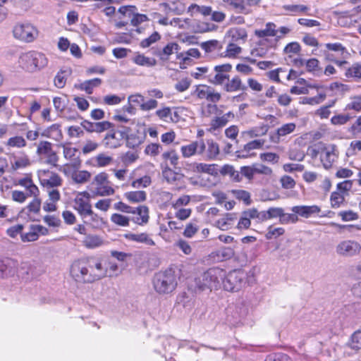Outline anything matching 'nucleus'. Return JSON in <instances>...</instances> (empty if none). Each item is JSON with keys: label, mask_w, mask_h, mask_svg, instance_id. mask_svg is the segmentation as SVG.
I'll list each match as a JSON object with an SVG mask.
<instances>
[{"label": "nucleus", "mask_w": 361, "mask_h": 361, "mask_svg": "<svg viewBox=\"0 0 361 361\" xmlns=\"http://www.w3.org/2000/svg\"><path fill=\"white\" fill-rule=\"evenodd\" d=\"M268 131L267 126H263L261 127H255L245 132V134L247 135L250 137H256L261 135H264Z\"/></svg>", "instance_id": "obj_58"}, {"label": "nucleus", "mask_w": 361, "mask_h": 361, "mask_svg": "<svg viewBox=\"0 0 361 361\" xmlns=\"http://www.w3.org/2000/svg\"><path fill=\"white\" fill-rule=\"evenodd\" d=\"M102 84V80L96 78L85 80L78 85H75V87L86 92L87 94H92L94 87H99Z\"/></svg>", "instance_id": "obj_28"}, {"label": "nucleus", "mask_w": 361, "mask_h": 361, "mask_svg": "<svg viewBox=\"0 0 361 361\" xmlns=\"http://www.w3.org/2000/svg\"><path fill=\"white\" fill-rule=\"evenodd\" d=\"M222 175H228L230 178L235 181L240 182L242 180L240 172L235 170L234 167L231 165L226 164L219 170V171Z\"/></svg>", "instance_id": "obj_40"}, {"label": "nucleus", "mask_w": 361, "mask_h": 361, "mask_svg": "<svg viewBox=\"0 0 361 361\" xmlns=\"http://www.w3.org/2000/svg\"><path fill=\"white\" fill-rule=\"evenodd\" d=\"M206 148L205 142L203 140L191 142L188 145H183L180 147V152L183 157L189 158L193 155L204 154Z\"/></svg>", "instance_id": "obj_17"}, {"label": "nucleus", "mask_w": 361, "mask_h": 361, "mask_svg": "<svg viewBox=\"0 0 361 361\" xmlns=\"http://www.w3.org/2000/svg\"><path fill=\"white\" fill-rule=\"evenodd\" d=\"M18 66L23 70L34 73L44 68L48 63L46 56L38 51H30L23 53L18 60Z\"/></svg>", "instance_id": "obj_2"}, {"label": "nucleus", "mask_w": 361, "mask_h": 361, "mask_svg": "<svg viewBox=\"0 0 361 361\" xmlns=\"http://www.w3.org/2000/svg\"><path fill=\"white\" fill-rule=\"evenodd\" d=\"M38 235L34 225H30L27 232L21 233L20 239L23 243L34 242L38 240Z\"/></svg>", "instance_id": "obj_47"}, {"label": "nucleus", "mask_w": 361, "mask_h": 361, "mask_svg": "<svg viewBox=\"0 0 361 361\" xmlns=\"http://www.w3.org/2000/svg\"><path fill=\"white\" fill-rule=\"evenodd\" d=\"M103 240L98 235H87L83 240L84 245L87 248H96L101 246Z\"/></svg>", "instance_id": "obj_43"}, {"label": "nucleus", "mask_w": 361, "mask_h": 361, "mask_svg": "<svg viewBox=\"0 0 361 361\" xmlns=\"http://www.w3.org/2000/svg\"><path fill=\"white\" fill-rule=\"evenodd\" d=\"M95 185L94 190H92L94 195L97 196H109L114 195L115 190L110 185L108 180V174L102 172L96 175L92 183Z\"/></svg>", "instance_id": "obj_7"}, {"label": "nucleus", "mask_w": 361, "mask_h": 361, "mask_svg": "<svg viewBox=\"0 0 361 361\" xmlns=\"http://www.w3.org/2000/svg\"><path fill=\"white\" fill-rule=\"evenodd\" d=\"M276 26L274 23H267L264 29L255 30V35L258 37H276L278 33Z\"/></svg>", "instance_id": "obj_34"}, {"label": "nucleus", "mask_w": 361, "mask_h": 361, "mask_svg": "<svg viewBox=\"0 0 361 361\" xmlns=\"http://www.w3.org/2000/svg\"><path fill=\"white\" fill-rule=\"evenodd\" d=\"M13 262L11 259H0V277H5L11 274V265Z\"/></svg>", "instance_id": "obj_49"}, {"label": "nucleus", "mask_w": 361, "mask_h": 361, "mask_svg": "<svg viewBox=\"0 0 361 361\" xmlns=\"http://www.w3.org/2000/svg\"><path fill=\"white\" fill-rule=\"evenodd\" d=\"M163 159L169 161L170 164L176 167L178 163V155L174 150L166 152L162 154Z\"/></svg>", "instance_id": "obj_64"}, {"label": "nucleus", "mask_w": 361, "mask_h": 361, "mask_svg": "<svg viewBox=\"0 0 361 361\" xmlns=\"http://www.w3.org/2000/svg\"><path fill=\"white\" fill-rule=\"evenodd\" d=\"M179 45L176 42L167 44L162 49H159L154 54L160 57L161 59H168L169 56L174 52H178Z\"/></svg>", "instance_id": "obj_29"}, {"label": "nucleus", "mask_w": 361, "mask_h": 361, "mask_svg": "<svg viewBox=\"0 0 361 361\" xmlns=\"http://www.w3.org/2000/svg\"><path fill=\"white\" fill-rule=\"evenodd\" d=\"M152 183L150 176H144L140 178L134 180L131 183V186L134 188H144L149 186Z\"/></svg>", "instance_id": "obj_53"}, {"label": "nucleus", "mask_w": 361, "mask_h": 361, "mask_svg": "<svg viewBox=\"0 0 361 361\" xmlns=\"http://www.w3.org/2000/svg\"><path fill=\"white\" fill-rule=\"evenodd\" d=\"M78 149L75 147L63 146V154L66 159L73 161L74 166L80 165V161L77 156Z\"/></svg>", "instance_id": "obj_38"}, {"label": "nucleus", "mask_w": 361, "mask_h": 361, "mask_svg": "<svg viewBox=\"0 0 361 361\" xmlns=\"http://www.w3.org/2000/svg\"><path fill=\"white\" fill-rule=\"evenodd\" d=\"M361 249L360 245L353 240H343L341 242L336 248L338 255L351 257L360 252Z\"/></svg>", "instance_id": "obj_16"}, {"label": "nucleus", "mask_w": 361, "mask_h": 361, "mask_svg": "<svg viewBox=\"0 0 361 361\" xmlns=\"http://www.w3.org/2000/svg\"><path fill=\"white\" fill-rule=\"evenodd\" d=\"M111 221L116 226L128 227L130 226L131 219L121 214L114 213L110 217Z\"/></svg>", "instance_id": "obj_42"}, {"label": "nucleus", "mask_w": 361, "mask_h": 361, "mask_svg": "<svg viewBox=\"0 0 361 361\" xmlns=\"http://www.w3.org/2000/svg\"><path fill=\"white\" fill-rule=\"evenodd\" d=\"M241 51V47L233 43H230L228 44L225 51V54L224 56L228 58H234L237 55L240 54Z\"/></svg>", "instance_id": "obj_57"}, {"label": "nucleus", "mask_w": 361, "mask_h": 361, "mask_svg": "<svg viewBox=\"0 0 361 361\" xmlns=\"http://www.w3.org/2000/svg\"><path fill=\"white\" fill-rule=\"evenodd\" d=\"M133 61L141 66L152 67L157 64V61L154 58L147 57L143 54H138L133 58Z\"/></svg>", "instance_id": "obj_37"}, {"label": "nucleus", "mask_w": 361, "mask_h": 361, "mask_svg": "<svg viewBox=\"0 0 361 361\" xmlns=\"http://www.w3.org/2000/svg\"><path fill=\"white\" fill-rule=\"evenodd\" d=\"M326 98V94L324 93H320L318 95L313 97H301L300 99V103L302 104H318L322 102Z\"/></svg>", "instance_id": "obj_50"}, {"label": "nucleus", "mask_w": 361, "mask_h": 361, "mask_svg": "<svg viewBox=\"0 0 361 361\" xmlns=\"http://www.w3.org/2000/svg\"><path fill=\"white\" fill-rule=\"evenodd\" d=\"M298 221L296 214H288L283 211V214L281 216L280 223L281 224H295Z\"/></svg>", "instance_id": "obj_63"}, {"label": "nucleus", "mask_w": 361, "mask_h": 361, "mask_svg": "<svg viewBox=\"0 0 361 361\" xmlns=\"http://www.w3.org/2000/svg\"><path fill=\"white\" fill-rule=\"evenodd\" d=\"M291 210L293 213L296 214V215H299L304 218H309L312 214H318L320 212V208L317 205H301V206H294L291 208Z\"/></svg>", "instance_id": "obj_24"}, {"label": "nucleus", "mask_w": 361, "mask_h": 361, "mask_svg": "<svg viewBox=\"0 0 361 361\" xmlns=\"http://www.w3.org/2000/svg\"><path fill=\"white\" fill-rule=\"evenodd\" d=\"M233 196L238 200L243 201L246 205L251 204L250 194L244 190H233Z\"/></svg>", "instance_id": "obj_51"}, {"label": "nucleus", "mask_w": 361, "mask_h": 361, "mask_svg": "<svg viewBox=\"0 0 361 361\" xmlns=\"http://www.w3.org/2000/svg\"><path fill=\"white\" fill-rule=\"evenodd\" d=\"M189 11L195 10L196 12L200 13L204 16H211L212 12V8L211 6H199L197 4H192L188 8Z\"/></svg>", "instance_id": "obj_59"}, {"label": "nucleus", "mask_w": 361, "mask_h": 361, "mask_svg": "<svg viewBox=\"0 0 361 361\" xmlns=\"http://www.w3.org/2000/svg\"><path fill=\"white\" fill-rule=\"evenodd\" d=\"M161 39V35L157 31L154 32L149 37L142 39L140 42V47L142 48H147L151 46L152 44L157 42Z\"/></svg>", "instance_id": "obj_55"}, {"label": "nucleus", "mask_w": 361, "mask_h": 361, "mask_svg": "<svg viewBox=\"0 0 361 361\" xmlns=\"http://www.w3.org/2000/svg\"><path fill=\"white\" fill-rule=\"evenodd\" d=\"M36 154L39 157L46 158L45 163L53 166H57L59 157L53 150L52 144L49 141L42 140L37 144Z\"/></svg>", "instance_id": "obj_8"}, {"label": "nucleus", "mask_w": 361, "mask_h": 361, "mask_svg": "<svg viewBox=\"0 0 361 361\" xmlns=\"http://www.w3.org/2000/svg\"><path fill=\"white\" fill-rule=\"evenodd\" d=\"M348 345L356 351L361 349V331H356L351 335Z\"/></svg>", "instance_id": "obj_45"}, {"label": "nucleus", "mask_w": 361, "mask_h": 361, "mask_svg": "<svg viewBox=\"0 0 361 361\" xmlns=\"http://www.w3.org/2000/svg\"><path fill=\"white\" fill-rule=\"evenodd\" d=\"M200 47L207 54L217 52L223 49L222 43L216 39H211L202 42Z\"/></svg>", "instance_id": "obj_33"}, {"label": "nucleus", "mask_w": 361, "mask_h": 361, "mask_svg": "<svg viewBox=\"0 0 361 361\" xmlns=\"http://www.w3.org/2000/svg\"><path fill=\"white\" fill-rule=\"evenodd\" d=\"M232 37L233 41H238L239 39L245 40L247 38V32L242 28H234L228 31Z\"/></svg>", "instance_id": "obj_60"}, {"label": "nucleus", "mask_w": 361, "mask_h": 361, "mask_svg": "<svg viewBox=\"0 0 361 361\" xmlns=\"http://www.w3.org/2000/svg\"><path fill=\"white\" fill-rule=\"evenodd\" d=\"M344 201V196L340 192H334L331 195V204L332 207L337 208L339 207L340 205Z\"/></svg>", "instance_id": "obj_62"}, {"label": "nucleus", "mask_w": 361, "mask_h": 361, "mask_svg": "<svg viewBox=\"0 0 361 361\" xmlns=\"http://www.w3.org/2000/svg\"><path fill=\"white\" fill-rule=\"evenodd\" d=\"M8 161L11 171L25 169L31 164L29 156L23 152L10 154L8 155Z\"/></svg>", "instance_id": "obj_14"}, {"label": "nucleus", "mask_w": 361, "mask_h": 361, "mask_svg": "<svg viewBox=\"0 0 361 361\" xmlns=\"http://www.w3.org/2000/svg\"><path fill=\"white\" fill-rule=\"evenodd\" d=\"M6 145L9 147L23 148L26 147L27 142L23 137L16 135L10 137L7 140Z\"/></svg>", "instance_id": "obj_46"}, {"label": "nucleus", "mask_w": 361, "mask_h": 361, "mask_svg": "<svg viewBox=\"0 0 361 361\" xmlns=\"http://www.w3.org/2000/svg\"><path fill=\"white\" fill-rule=\"evenodd\" d=\"M90 198V193L83 191L78 192L73 200L74 209L82 218H85L87 216H97V214L92 209Z\"/></svg>", "instance_id": "obj_6"}, {"label": "nucleus", "mask_w": 361, "mask_h": 361, "mask_svg": "<svg viewBox=\"0 0 361 361\" xmlns=\"http://www.w3.org/2000/svg\"><path fill=\"white\" fill-rule=\"evenodd\" d=\"M124 238L130 241L143 243L148 246L155 245L154 241L150 237V235L147 233H128L124 235Z\"/></svg>", "instance_id": "obj_22"}, {"label": "nucleus", "mask_w": 361, "mask_h": 361, "mask_svg": "<svg viewBox=\"0 0 361 361\" xmlns=\"http://www.w3.org/2000/svg\"><path fill=\"white\" fill-rule=\"evenodd\" d=\"M124 196L131 203L142 202L147 199V194L143 190L127 192L124 194Z\"/></svg>", "instance_id": "obj_35"}, {"label": "nucleus", "mask_w": 361, "mask_h": 361, "mask_svg": "<svg viewBox=\"0 0 361 361\" xmlns=\"http://www.w3.org/2000/svg\"><path fill=\"white\" fill-rule=\"evenodd\" d=\"M192 94L199 99H206L213 103L218 102L221 98L219 92H216L214 88L206 85H197Z\"/></svg>", "instance_id": "obj_11"}, {"label": "nucleus", "mask_w": 361, "mask_h": 361, "mask_svg": "<svg viewBox=\"0 0 361 361\" xmlns=\"http://www.w3.org/2000/svg\"><path fill=\"white\" fill-rule=\"evenodd\" d=\"M71 73L70 68L61 69L59 71L54 78V85L58 88H62L65 86L68 75Z\"/></svg>", "instance_id": "obj_39"}, {"label": "nucleus", "mask_w": 361, "mask_h": 361, "mask_svg": "<svg viewBox=\"0 0 361 361\" xmlns=\"http://www.w3.org/2000/svg\"><path fill=\"white\" fill-rule=\"evenodd\" d=\"M97 262L101 264L102 267L105 271V274L102 279L105 277H113L118 275V264L110 259H101L96 258Z\"/></svg>", "instance_id": "obj_21"}, {"label": "nucleus", "mask_w": 361, "mask_h": 361, "mask_svg": "<svg viewBox=\"0 0 361 361\" xmlns=\"http://www.w3.org/2000/svg\"><path fill=\"white\" fill-rule=\"evenodd\" d=\"M38 176L41 185L47 190L59 187L63 183L61 177L58 173L49 170H39Z\"/></svg>", "instance_id": "obj_10"}, {"label": "nucleus", "mask_w": 361, "mask_h": 361, "mask_svg": "<svg viewBox=\"0 0 361 361\" xmlns=\"http://www.w3.org/2000/svg\"><path fill=\"white\" fill-rule=\"evenodd\" d=\"M92 174L86 170L75 171L71 175L73 181L78 184H84L90 181Z\"/></svg>", "instance_id": "obj_36"}, {"label": "nucleus", "mask_w": 361, "mask_h": 361, "mask_svg": "<svg viewBox=\"0 0 361 361\" xmlns=\"http://www.w3.org/2000/svg\"><path fill=\"white\" fill-rule=\"evenodd\" d=\"M284 233L285 230L283 228H273L272 226H269L267 233L265 234V238L267 240L275 239L283 235Z\"/></svg>", "instance_id": "obj_56"}, {"label": "nucleus", "mask_w": 361, "mask_h": 361, "mask_svg": "<svg viewBox=\"0 0 361 361\" xmlns=\"http://www.w3.org/2000/svg\"><path fill=\"white\" fill-rule=\"evenodd\" d=\"M125 99V95L123 94L121 95L116 94H107L104 97L103 102L106 105H117Z\"/></svg>", "instance_id": "obj_52"}, {"label": "nucleus", "mask_w": 361, "mask_h": 361, "mask_svg": "<svg viewBox=\"0 0 361 361\" xmlns=\"http://www.w3.org/2000/svg\"><path fill=\"white\" fill-rule=\"evenodd\" d=\"M37 33V29L28 23L18 24L13 28L14 37L25 42L34 41Z\"/></svg>", "instance_id": "obj_9"}, {"label": "nucleus", "mask_w": 361, "mask_h": 361, "mask_svg": "<svg viewBox=\"0 0 361 361\" xmlns=\"http://www.w3.org/2000/svg\"><path fill=\"white\" fill-rule=\"evenodd\" d=\"M60 125L54 123L51 126L45 128L42 133V137L53 139L54 140H59L62 137V133L60 128Z\"/></svg>", "instance_id": "obj_27"}, {"label": "nucleus", "mask_w": 361, "mask_h": 361, "mask_svg": "<svg viewBox=\"0 0 361 361\" xmlns=\"http://www.w3.org/2000/svg\"><path fill=\"white\" fill-rule=\"evenodd\" d=\"M327 49L334 51L335 55L338 59H346L350 54L345 47L341 43H327L325 44Z\"/></svg>", "instance_id": "obj_30"}, {"label": "nucleus", "mask_w": 361, "mask_h": 361, "mask_svg": "<svg viewBox=\"0 0 361 361\" xmlns=\"http://www.w3.org/2000/svg\"><path fill=\"white\" fill-rule=\"evenodd\" d=\"M260 0H241L240 13L243 14H249L252 12V8L256 6Z\"/></svg>", "instance_id": "obj_48"}, {"label": "nucleus", "mask_w": 361, "mask_h": 361, "mask_svg": "<svg viewBox=\"0 0 361 361\" xmlns=\"http://www.w3.org/2000/svg\"><path fill=\"white\" fill-rule=\"evenodd\" d=\"M194 170L198 173H206L212 176L217 175L219 171L217 164L204 163L195 164Z\"/></svg>", "instance_id": "obj_31"}, {"label": "nucleus", "mask_w": 361, "mask_h": 361, "mask_svg": "<svg viewBox=\"0 0 361 361\" xmlns=\"http://www.w3.org/2000/svg\"><path fill=\"white\" fill-rule=\"evenodd\" d=\"M237 219L235 214L228 213L216 221V226L222 231L231 228Z\"/></svg>", "instance_id": "obj_25"}, {"label": "nucleus", "mask_w": 361, "mask_h": 361, "mask_svg": "<svg viewBox=\"0 0 361 361\" xmlns=\"http://www.w3.org/2000/svg\"><path fill=\"white\" fill-rule=\"evenodd\" d=\"M105 271L95 257L74 262L71 267V275L80 283H93L102 279Z\"/></svg>", "instance_id": "obj_1"}, {"label": "nucleus", "mask_w": 361, "mask_h": 361, "mask_svg": "<svg viewBox=\"0 0 361 361\" xmlns=\"http://www.w3.org/2000/svg\"><path fill=\"white\" fill-rule=\"evenodd\" d=\"M251 213L252 212L250 209H247L242 213V215L238 223V228H248L250 226V219H253V216H250Z\"/></svg>", "instance_id": "obj_44"}, {"label": "nucleus", "mask_w": 361, "mask_h": 361, "mask_svg": "<svg viewBox=\"0 0 361 361\" xmlns=\"http://www.w3.org/2000/svg\"><path fill=\"white\" fill-rule=\"evenodd\" d=\"M264 142V140L262 139L255 140L249 142L248 143L244 145L243 150L237 152L238 157L242 158L247 157V154H244V152L248 153L252 149H260L263 147Z\"/></svg>", "instance_id": "obj_32"}, {"label": "nucleus", "mask_w": 361, "mask_h": 361, "mask_svg": "<svg viewBox=\"0 0 361 361\" xmlns=\"http://www.w3.org/2000/svg\"><path fill=\"white\" fill-rule=\"evenodd\" d=\"M345 76L355 79L361 78V64L355 63L352 67L347 69Z\"/></svg>", "instance_id": "obj_54"}, {"label": "nucleus", "mask_w": 361, "mask_h": 361, "mask_svg": "<svg viewBox=\"0 0 361 361\" xmlns=\"http://www.w3.org/2000/svg\"><path fill=\"white\" fill-rule=\"evenodd\" d=\"M225 276V271L218 267L209 269L195 279L196 288L202 291L207 289L217 288Z\"/></svg>", "instance_id": "obj_3"}, {"label": "nucleus", "mask_w": 361, "mask_h": 361, "mask_svg": "<svg viewBox=\"0 0 361 361\" xmlns=\"http://www.w3.org/2000/svg\"><path fill=\"white\" fill-rule=\"evenodd\" d=\"M92 161L94 165L97 167H105L110 165L113 161V157L104 153H100L95 156Z\"/></svg>", "instance_id": "obj_41"}, {"label": "nucleus", "mask_w": 361, "mask_h": 361, "mask_svg": "<svg viewBox=\"0 0 361 361\" xmlns=\"http://www.w3.org/2000/svg\"><path fill=\"white\" fill-rule=\"evenodd\" d=\"M133 211L135 216L131 218V221L138 225L143 226L148 224L149 220V211L148 207L145 205H140L137 207H133Z\"/></svg>", "instance_id": "obj_18"}, {"label": "nucleus", "mask_w": 361, "mask_h": 361, "mask_svg": "<svg viewBox=\"0 0 361 361\" xmlns=\"http://www.w3.org/2000/svg\"><path fill=\"white\" fill-rule=\"evenodd\" d=\"M127 146L130 148H135L139 146L143 142V137L136 135L131 134L126 138Z\"/></svg>", "instance_id": "obj_61"}, {"label": "nucleus", "mask_w": 361, "mask_h": 361, "mask_svg": "<svg viewBox=\"0 0 361 361\" xmlns=\"http://www.w3.org/2000/svg\"><path fill=\"white\" fill-rule=\"evenodd\" d=\"M232 66L230 63H224L214 66V71L215 75L207 76L208 81L215 85H222L225 83L226 80H228L229 75Z\"/></svg>", "instance_id": "obj_12"}, {"label": "nucleus", "mask_w": 361, "mask_h": 361, "mask_svg": "<svg viewBox=\"0 0 361 361\" xmlns=\"http://www.w3.org/2000/svg\"><path fill=\"white\" fill-rule=\"evenodd\" d=\"M153 286L159 294H168L173 292L177 286L175 271L172 269L157 273L153 278Z\"/></svg>", "instance_id": "obj_4"}, {"label": "nucleus", "mask_w": 361, "mask_h": 361, "mask_svg": "<svg viewBox=\"0 0 361 361\" xmlns=\"http://www.w3.org/2000/svg\"><path fill=\"white\" fill-rule=\"evenodd\" d=\"M296 128L294 123H288L282 125L278 128L275 133L270 134V140L272 142L278 144L280 142L281 137L293 133Z\"/></svg>", "instance_id": "obj_20"}, {"label": "nucleus", "mask_w": 361, "mask_h": 361, "mask_svg": "<svg viewBox=\"0 0 361 361\" xmlns=\"http://www.w3.org/2000/svg\"><path fill=\"white\" fill-rule=\"evenodd\" d=\"M226 82L224 84V89L227 92H233L238 91H245L247 86H245L240 78L238 75H235L231 79L228 78V80H226Z\"/></svg>", "instance_id": "obj_23"}, {"label": "nucleus", "mask_w": 361, "mask_h": 361, "mask_svg": "<svg viewBox=\"0 0 361 361\" xmlns=\"http://www.w3.org/2000/svg\"><path fill=\"white\" fill-rule=\"evenodd\" d=\"M205 156L207 160H214L219 154V146L214 140H207L205 142Z\"/></svg>", "instance_id": "obj_26"}, {"label": "nucleus", "mask_w": 361, "mask_h": 361, "mask_svg": "<svg viewBox=\"0 0 361 361\" xmlns=\"http://www.w3.org/2000/svg\"><path fill=\"white\" fill-rule=\"evenodd\" d=\"M137 11L135 6H123L118 9L120 13L130 19V23L133 26H138L148 20L146 15L137 13Z\"/></svg>", "instance_id": "obj_15"}, {"label": "nucleus", "mask_w": 361, "mask_h": 361, "mask_svg": "<svg viewBox=\"0 0 361 361\" xmlns=\"http://www.w3.org/2000/svg\"><path fill=\"white\" fill-rule=\"evenodd\" d=\"M247 273L243 269L230 271L221 281L224 290L235 292L242 289L247 282Z\"/></svg>", "instance_id": "obj_5"}, {"label": "nucleus", "mask_w": 361, "mask_h": 361, "mask_svg": "<svg viewBox=\"0 0 361 361\" xmlns=\"http://www.w3.org/2000/svg\"><path fill=\"white\" fill-rule=\"evenodd\" d=\"M234 117V114L231 111H228L221 116H216L211 120L209 128L207 130L211 133L215 134L216 131L226 126L228 121L233 120Z\"/></svg>", "instance_id": "obj_19"}, {"label": "nucleus", "mask_w": 361, "mask_h": 361, "mask_svg": "<svg viewBox=\"0 0 361 361\" xmlns=\"http://www.w3.org/2000/svg\"><path fill=\"white\" fill-rule=\"evenodd\" d=\"M339 152L336 145L334 144L324 145L322 150L321 162L326 169H330L333 164L337 160Z\"/></svg>", "instance_id": "obj_13"}]
</instances>
